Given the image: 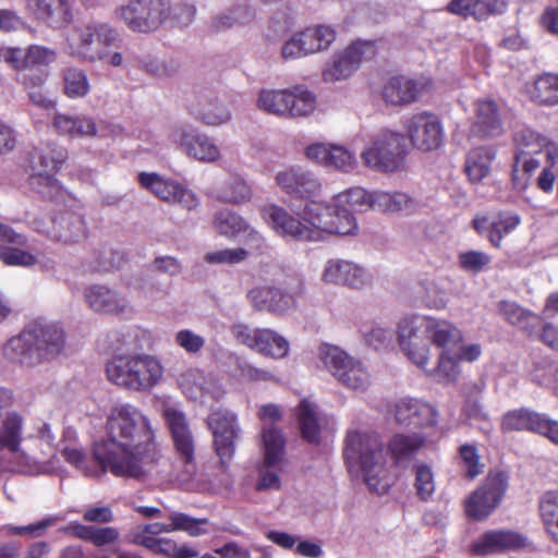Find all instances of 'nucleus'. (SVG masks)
I'll return each instance as SVG.
<instances>
[{
  "label": "nucleus",
  "instance_id": "f257e3e1",
  "mask_svg": "<svg viewBox=\"0 0 558 558\" xmlns=\"http://www.w3.org/2000/svg\"><path fill=\"white\" fill-rule=\"evenodd\" d=\"M108 438L96 442L93 461L77 447L62 449L65 461L86 476L106 472L142 481L158 459L155 430L150 420L136 407L125 403L112 408L107 420Z\"/></svg>",
  "mask_w": 558,
  "mask_h": 558
},
{
  "label": "nucleus",
  "instance_id": "f03ea898",
  "mask_svg": "<svg viewBox=\"0 0 558 558\" xmlns=\"http://www.w3.org/2000/svg\"><path fill=\"white\" fill-rule=\"evenodd\" d=\"M458 335V326L433 316H408L397 326L401 351L421 368H426L432 357L430 344L436 348L450 343Z\"/></svg>",
  "mask_w": 558,
  "mask_h": 558
},
{
  "label": "nucleus",
  "instance_id": "7ed1b4c3",
  "mask_svg": "<svg viewBox=\"0 0 558 558\" xmlns=\"http://www.w3.org/2000/svg\"><path fill=\"white\" fill-rule=\"evenodd\" d=\"M344 458L349 468L359 466L372 492L384 495L391 481L386 468L384 444L375 433L351 430L347 435Z\"/></svg>",
  "mask_w": 558,
  "mask_h": 558
},
{
  "label": "nucleus",
  "instance_id": "20e7f679",
  "mask_svg": "<svg viewBox=\"0 0 558 558\" xmlns=\"http://www.w3.org/2000/svg\"><path fill=\"white\" fill-rule=\"evenodd\" d=\"M106 373L112 384L123 389L146 392L161 381L163 366L150 354H121L107 364Z\"/></svg>",
  "mask_w": 558,
  "mask_h": 558
},
{
  "label": "nucleus",
  "instance_id": "39448f33",
  "mask_svg": "<svg viewBox=\"0 0 558 558\" xmlns=\"http://www.w3.org/2000/svg\"><path fill=\"white\" fill-rule=\"evenodd\" d=\"M119 32L109 23L92 21L71 29L66 52L82 62L95 63L108 57V48L120 41Z\"/></svg>",
  "mask_w": 558,
  "mask_h": 558
},
{
  "label": "nucleus",
  "instance_id": "423d86ee",
  "mask_svg": "<svg viewBox=\"0 0 558 558\" xmlns=\"http://www.w3.org/2000/svg\"><path fill=\"white\" fill-rule=\"evenodd\" d=\"M304 220L308 228L312 242L325 240L330 234H355L357 225L355 218L348 208H339L327 202H317L313 198L302 208Z\"/></svg>",
  "mask_w": 558,
  "mask_h": 558
},
{
  "label": "nucleus",
  "instance_id": "0eeeda50",
  "mask_svg": "<svg viewBox=\"0 0 558 558\" xmlns=\"http://www.w3.org/2000/svg\"><path fill=\"white\" fill-rule=\"evenodd\" d=\"M160 413L170 429L175 451L182 463V469L177 472L175 478L181 484H189L196 475L195 445L189 422L183 411L169 400L162 401Z\"/></svg>",
  "mask_w": 558,
  "mask_h": 558
},
{
  "label": "nucleus",
  "instance_id": "6e6552de",
  "mask_svg": "<svg viewBox=\"0 0 558 558\" xmlns=\"http://www.w3.org/2000/svg\"><path fill=\"white\" fill-rule=\"evenodd\" d=\"M515 156L513 163V181L518 182L520 171L524 174H532L544 161L554 163L558 157V148L545 136L529 128L515 131L513 136Z\"/></svg>",
  "mask_w": 558,
  "mask_h": 558
},
{
  "label": "nucleus",
  "instance_id": "1a4fd4ad",
  "mask_svg": "<svg viewBox=\"0 0 558 558\" xmlns=\"http://www.w3.org/2000/svg\"><path fill=\"white\" fill-rule=\"evenodd\" d=\"M114 19L137 34L157 32L170 19V0H128L117 7Z\"/></svg>",
  "mask_w": 558,
  "mask_h": 558
},
{
  "label": "nucleus",
  "instance_id": "9d476101",
  "mask_svg": "<svg viewBox=\"0 0 558 558\" xmlns=\"http://www.w3.org/2000/svg\"><path fill=\"white\" fill-rule=\"evenodd\" d=\"M319 357L330 374L344 387L364 391L371 385V375L362 361L336 345L324 344Z\"/></svg>",
  "mask_w": 558,
  "mask_h": 558
},
{
  "label": "nucleus",
  "instance_id": "9b49d317",
  "mask_svg": "<svg viewBox=\"0 0 558 558\" xmlns=\"http://www.w3.org/2000/svg\"><path fill=\"white\" fill-rule=\"evenodd\" d=\"M404 157L403 136L390 131L378 134L361 153L366 167L385 172L397 171L402 166Z\"/></svg>",
  "mask_w": 558,
  "mask_h": 558
},
{
  "label": "nucleus",
  "instance_id": "f8f14e48",
  "mask_svg": "<svg viewBox=\"0 0 558 558\" xmlns=\"http://www.w3.org/2000/svg\"><path fill=\"white\" fill-rule=\"evenodd\" d=\"M405 135L412 147L428 153L438 149L444 142V126L439 117L433 112L422 111L405 119Z\"/></svg>",
  "mask_w": 558,
  "mask_h": 558
},
{
  "label": "nucleus",
  "instance_id": "ddd939ff",
  "mask_svg": "<svg viewBox=\"0 0 558 558\" xmlns=\"http://www.w3.org/2000/svg\"><path fill=\"white\" fill-rule=\"evenodd\" d=\"M66 157V150L54 144L47 143L36 147L31 155V162L36 171L31 178L32 186L38 189L44 195L57 190L58 181L53 178V173L65 161Z\"/></svg>",
  "mask_w": 558,
  "mask_h": 558
},
{
  "label": "nucleus",
  "instance_id": "4468645a",
  "mask_svg": "<svg viewBox=\"0 0 558 558\" xmlns=\"http://www.w3.org/2000/svg\"><path fill=\"white\" fill-rule=\"evenodd\" d=\"M264 461L258 469L257 490L279 489L281 482L275 469L280 464L284 453V439L275 426L265 423L262 433Z\"/></svg>",
  "mask_w": 558,
  "mask_h": 558
},
{
  "label": "nucleus",
  "instance_id": "2eb2a0df",
  "mask_svg": "<svg viewBox=\"0 0 558 558\" xmlns=\"http://www.w3.org/2000/svg\"><path fill=\"white\" fill-rule=\"evenodd\" d=\"M137 178L144 189L162 202L179 205L186 210H195L199 206L196 194L178 181L155 172H141Z\"/></svg>",
  "mask_w": 558,
  "mask_h": 558
},
{
  "label": "nucleus",
  "instance_id": "dca6fc26",
  "mask_svg": "<svg viewBox=\"0 0 558 558\" xmlns=\"http://www.w3.org/2000/svg\"><path fill=\"white\" fill-rule=\"evenodd\" d=\"M206 424L211 432L214 447L221 463L228 462L233 457L235 441L241 433L236 414L227 409H218L208 415Z\"/></svg>",
  "mask_w": 558,
  "mask_h": 558
},
{
  "label": "nucleus",
  "instance_id": "f3484780",
  "mask_svg": "<svg viewBox=\"0 0 558 558\" xmlns=\"http://www.w3.org/2000/svg\"><path fill=\"white\" fill-rule=\"evenodd\" d=\"M376 53L373 41H355L343 51L336 53L323 70V78L327 83H336L349 78L363 60L372 59Z\"/></svg>",
  "mask_w": 558,
  "mask_h": 558
},
{
  "label": "nucleus",
  "instance_id": "a211bd4d",
  "mask_svg": "<svg viewBox=\"0 0 558 558\" xmlns=\"http://www.w3.org/2000/svg\"><path fill=\"white\" fill-rule=\"evenodd\" d=\"M508 487V477L502 472L488 474L485 483L466 500L465 511L469 517L482 520L498 507Z\"/></svg>",
  "mask_w": 558,
  "mask_h": 558
},
{
  "label": "nucleus",
  "instance_id": "6ab92c4d",
  "mask_svg": "<svg viewBox=\"0 0 558 558\" xmlns=\"http://www.w3.org/2000/svg\"><path fill=\"white\" fill-rule=\"evenodd\" d=\"M320 280L326 284L361 290L372 284L373 276L352 260L330 258L324 264Z\"/></svg>",
  "mask_w": 558,
  "mask_h": 558
},
{
  "label": "nucleus",
  "instance_id": "aec40b11",
  "mask_svg": "<svg viewBox=\"0 0 558 558\" xmlns=\"http://www.w3.org/2000/svg\"><path fill=\"white\" fill-rule=\"evenodd\" d=\"M23 425V416L15 411L7 413L0 424V451L19 469L29 466L34 462L22 448Z\"/></svg>",
  "mask_w": 558,
  "mask_h": 558
},
{
  "label": "nucleus",
  "instance_id": "412c9836",
  "mask_svg": "<svg viewBox=\"0 0 558 558\" xmlns=\"http://www.w3.org/2000/svg\"><path fill=\"white\" fill-rule=\"evenodd\" d=\"M275 181L284 194L306 203L322 192L319 179L313 172L300 167H289L278 171Z\"/></svg>",
  "mask_w": 558,
  "mask_h": 558
},
{
  "label": "nucleus",
  "instance_id": "4be33fe9",
  "mask_svg": "<svg viewBox=\"0 0 558 558\" xmlns=\"http://www.w3.org/2000/svg\"><path fill=\"white\" fill-rule=\"evenodd\" d=\"M262 216L279 236L299 242H312L303 210L292 215L278 205H267L262 209Z\"/></svg>",
  "mask_w": 558,
  "mask_h": 558
},
{
  "label": "nucleus",
  "instance_id": "5701e85b",
  "mask_svg": "<svg viewBox=\"0 0 558 558\" xmlns=\"http://www.w3.org/2000/svg\"><path fill=\"white\" fill-rule=\"evenodd\" d=\"M305 156L308 160L320 167L342 173H351L359 166L355 154L338 144H311L305 149Z\"/></svg>",
  "mask_w": 558,
  "mask_h": 558
},
{
  "label": "nucleus",
  "instance_id": "b1692460",
  "mask_svg": "<svg viewBox=\"0 0 558 558\" xmlns=\"http://www.w3.org/2000/svg\"><path fill=\"white\" fill-rule=\"evenodd\" d=\"M172 140L190 157L205 162L220 158V150L215 142L192 126H179L172 132Z\"/></svg>",
  "mask_w": 558,
  "mask_h": 558
},
{
  "label": "nucleus",
  "instance_id": "393cba45",
  "mask_svg": "<svg viewBox=\"0 0 558 558\" xmlns=\"http://www.w3.org/2000/svg\"><path fill=\"white\" fill-rule=\"evenodd\" d=\"M502 429L531 430L547 437L558 445V422L549 420L546 415L527 410H518L506 414L502 418Z\"/></svg>",
  "mask_w": 558,
  "mask_h": 558
},
{
  "label": "nucleus",
  "instance_id": "a878e982",
  "mask_svg": "<svg viewBox=\"0 0 558 558\" xmlns=\"http://www.w3.org/2000/svg\"><path fill=\"white\" fill-rule=\"evenodd\" d=\"M38 364L57 357L64 345L63 330L50 323H34L26 327Z\"/></svg>",
  "mask_w": 558,
  "mask_h": 558
},
{
  "label": "nucleus",
  "instance_id": "bb28decb",
  "mask_svg": "<svg viewBox=\"0 0 558 558\" xmlns=\"http://www.w3.org/2000/svg\"><path fill=\"white\" fill-rule=\"evenodd\" d=\"M246 300L258 312L284 314L295 307L293 294L270 284L253 287L246 292Z\"/></svg>",
  "mask_w": 558,
  "mask_h": 558
},
{
  "label": "nucleus",
  "instance_id": "cd10ccee",
  "mask_svg": "<svg viewBox=\"0 0 558 558\" xmlns=\"http://www.w3.org/2000/svg\"><path fill=\"white\" fill-rule=\"evenodd\" d=\"M84 298L89 308L96 313L126 315L134 308L130 300L120 292L102 284H92L84 290Z\"/></svg>",
  "mask_w": 558,
  "mask_h": 558
},
{
  "label": "nucleus",
  "instance_id": "c85d7f7f",
  "mask_svg": "<svg viewBox=\"0 0 558 558\" xmlns=\"http://www.w3.org/2000/svg\"><path fill=\"white\" fill-rule=\"evenodd\" d=\"M463 342V333L458 327V335L450 343L438 345L437 361L432 368H424L428 376L436 378L439 383H454L460 375V366L456 354L457 345Z\"/></svg>",
  "mask_w": 558,
  "mask_h": 558
},
{
  "label": "nucleus",
  "instance_id": "c756f323",
  "mask_svg": "<svg viewBox=\"0 0 558 558\" xmlns=\"http://www.w3.org/2000/svg\"><path fill=\"white\" fill-rule=\"evenodd\" d=\"M527 545V538L517 532L495 530L484 533L472 545V551L476 555H488L509 549H519Z\"/></svg>",
  "mask_w": 558,
  "mask_h": 558
},
{
  "label": "nucleus",
  "instance_id": "7c9ffc66",
  "mask_svg": "<svg viewBox=\"0 0 558 558\" xmlns=\"http://www.w3.org/2000/svg\"><path fill=\"white\" fill-rule=\"evenodd\" d=\"M476 119L472 133L480 137H498L504 133L498 105L490 99L478 100L475 104Z\"/></svg>",
  "mask_w": 558,
  "mask_h": 558
},
{
  "label": "nucleus",
  "instance_id": "2f4dec72",
  "mask_svg": "<svg viewBox=\"0 0 558 558\" xmlns=\"http://www.w3.org/2000/svg\"><path fill=\"white\" fill-rule=\"evenodd\" d=\"M395 416L399 424L424 426L436 423L437 412L421 400L402 399L396 404Z\"/></svg>",
  "mask_w": 558,
  "mask_h": 558
},
{
  "label": "nucleus",
  "instance_id": "473e14b6",
  "mask_svg": "<svg viewBox=\"0 0 558 558\" xmlns=\"http://www.w3.org/2000/svg\"><path fill=\"white\" fill-rule=\"evenodd\" d=\"M520 222L521 218L518 214L504 211L490 221L487 217H476L473 220V226L478 233L486 234L494 246H499L504 234L513 231Z\"/></svg>",
  "mask_w": 558,
  "mask_h": 558
},
{
  "label": "nucleus",
  "instance_id": "72a5a7b5",
  "mask_svg": "<svg viewBox=\"0 0 558 558\" xmlns=\"http://www.w3.org/2000/svg\"><path fill=\"white\" fill-rule=\"evenodd\" d=\"M169 520L171 521L170 524L159 522L146 524L143 531L153 535L184 531L191 536H201L209 532L207 519H196L182 512H172L169 515Z\"/></svg>",
  "mask_w": 558,
  "mask_h": 558
},
{
  "label": "nucleus",
  "instance_id": "f704fd0d",
  "mask_svg": "<svg viewBox=\"0 0 558 558\" xmlns=\"http://www.w3.org/2000/svg\"><path fill=\"white\" fill-rule=\"evenodd\" d=\"M422 89L420 82L405 76H393L384 86L383 97L386 102L403 106L417 100Z\"/></svg>",
  "mask_w": 558,
  "mask_h": 558
},
{
  "label": "nucleus",
  "instance_id": "c9c22d12",
  "mask_svg": "<svg viewBox=\"0 0 558 558\" xmlns=\"http://www.w3.org/2000/svg\"><path fill=\"white\" fill-rule=\"evenodd\" d=\"M52 236L64 244H75L87 238V227L82 215L66 213L61 215L52 228Z\"/></svg>",
  "mask_w": 558,
  "mask_h": 558
},
{
  "label": "nucleus",
  "instance_id": "e433bc0d",
  "mask_svg": "<svg viewBox=\"0 0 558 558\" xmlns=\"http://www.w3.org/2000/svg\"><path fill=\"white\" fill-rule=\"evenodd\" d=\"M418 207V203L407 193L395 191L373 192V209L385 214H412Z\"/></svg>",
  "mask_w": 558,
  "mask_h": 558
},
{
  "label": "nucleus",
  "instance_id": "4c0bfd02",
  "mask_svg": "<svg viewBox=\"0 0 558 558\" xmlns=\"http://www.w3.org/2000/svg\"><path fill=\"white\" fill-rule=\"evenodd\" d=\"M496 149L492 146H480L471 149L465 159L464 170L473 183L483 181L490 174Z\"/></svg>",
  "mask_w": 558,
  "mask_h": 558
},
{
  "label": "nucleus",
  "instance_id": "58836bf2",
  "mask_svg": "<svg viewBox=\"0 0 558 558\" xmlns=\"http://www.w3.org/2000/svg\"><path fill=\"white\" fill-rule=\"evenodd\" d=\"M506 8L504 0H452L448 9L454 14L483 20L499 14Z\"/></svg>",
  "mask_w": 558,
  "mask_h": 558
},
{
  "label": "nucleus",
  "instance_id": "ea45409f",
  "mask_svg": "<svg viewBox=\"0 0 558 558\" xmlns=\"http://www.w3.org/2000/svg\"><path fill=\"white\" fill-rule=\"evenodd\" d=\"M29 337V332L24 328L17 336L8 340L3 347L4 356L23 366L37 365V356Z\"/></svg>",
  "mask_w": 558,
  "mask_h": 558
},
{
  "label": "nucleus",
  "instance_id": "a19ab883",
  "mask_svg": "<svg viewBox=\"0 0 558 558\" xmlns=\"http://www.w3.org/2000/svg\"><path fill=\"white\" fill-rule=\"evenodd\" d=\"M32 2L37 19L50 26L59 27L71 20L68 0H32Z\"/></svg>",
  "mask_w": 558,
  "mask_h": 558
},
{
  "label": "nucleus",
  "instance_id": "79ce46f5",
  "mask_svg": "<svg viewBox=\"0 0 558 558\" xmlns=\"http://www.w3.org/2000/svg\"><path fill=\"white\" fill-rule=\"evenodd\" d=\"M52 126L57 133L71 137L95 136L97 133L94 120L84 116L72 117L57 113Z\"/></svg>",
  "mask_w": 558,
  "mask_h": 558
},
{
  "label": "nucleus",
  "instance_id": "37998d69",
  "mask_svg": "<svg viewBox=\"0 0 558 558\" xmlns=\"http://www.w3.org/2000/svg\"><path fill=\"white\" fill-rule=\"evenodd\" d=\"M193 113L197 120L210 126L228 123L232 118L229 108L217 98L199 100L194 107Z\"/></svg>",
  "mask_w": 558,
  "mask_h": 558
},
{
  "label": "nucleus",
  "instance_id": "c03bdc74",
  "mask_svg": "<svg viewBox=\"0 0 558 558\" xmlns=\"http://www.w3.org/2000/svg\"><path fill=\"white\" fill-rule=\"evenodd\" d=\"M252 197L251 184L239 173L231 174L218 192V198L221 202L232 205H243L248 203Z\"/></svg>",
  "mask_w": 558,
  "mask_h": 558
},
{
  "label": "nucleus",
  "instance_id": "a18cd8bd",
  "mask_svg": "<svg viewBox=\"0 0 558 558\" xmlns=\"http://www.w3.org/2000/svg\"><path fill=\"white\" fill-rule=\"evenodd\" d=\"M529 94L541 106L558 105V74L545 73L537 76L529 88Z\"/></svg>",
  "mask_w": 558,
  "mask_h": 558
},
{
  "label": "nucleus",
  "instance_id": "49530a36",
  "mask_svg": "<svg viewBox=\"0 0 558 558\" xmlns=\"http://www.w3.org/2000/svg\"><path fill=\"white\" fill-rule=\"evenodd\" d=\"M498 311L509 324L517 326L529 333H533L541 323L539 316L513 302H500Z\"/></svg>",
  "mask_w": 558,
  "mask_h": 558
},
{
  "label": "nucleus",
  "instance_id": "de8ad7c7",
  "mask_svg": "<svg viewBox=\"0 0 558 558\" xmlns=\"http://www.w3.org/2000/svg\"><path fill=\"white\" fill-rule=\"evenodd\" d=\"M298 420L302 437L308 442L317 444L322 421L316 405L308 400H302L298 407Z\"/></svg>",
  "mask_w": 558,
  "mask_h": 558
},
{
  "label": "nucleus",
  "instance_id": "09e8293b",
  "mask_svg": "<svg viewBox=\"0 0 558 558\" xmlns=\"http://www.w3.org/2000/svg\"><path fill=\"white\" fill-rule=\"evenodd\" d=\"M292 100L290 89H267L258 93L256 106L259 110L278 117H287L288 102Z\"/></svg>",
  "mask_w": 558,
  "mask_h": 558
},
{
  "label": "nucleus",
  "instance_id": "8fccbe9b",
  "mask_svg": "<svg viewBox=\"0 0 558 558\" xmlns=\"http://www.w3.org/2000/svg\"><path fill=\"white\" fill-rule=\"evenodd\" d=\"M262 328H253L250 325L238 322L231 325L230 332L232 337L242 345H245L255 351H264L263 344L267 342V339L271 336Z\"/></svg>",
  "mask_w": 558,
  "mask_h": 558
},
{
  "label": "nucleus",
  "instance_id": "3c124183",
  "mask_svg": "<svg viewBox=\"0 0 558 558\" xmlns=\"http://www.w3.org/2000/svg\"><path fill=\"white\" fill-rule=\"evenodd\" d=\"M214 230L226 238H235L243 230H247V222L236 213L221 209L215 213L213 218Z\"/></svg>",
  "mask_w": 558,
  "mask_h": 558
},
{
  "label": "nucleus",
  "instance_id": "603ef678",
  "mask_svg": "<svg viewBox=\"0 0 558 558\" xmlns=\"http://www.w3.org/2000/svg\"><path fill=\"white\" fill-rule=\"evenodd\" d=\"M424 439L417 435L397 434L389 441V451L396 463L411 459L423 446Z\"/></svg>",
  "mask_w": 558,
  "mask_h": 558
},
{
  "label": "nucleus",
  "instance_id": "864d4df0",
  "mask_svg": "<svg viewBox=\"0 0 558 558\" xmlns=\"http://www.w3.org/2000/svg\"><path fill=\"white\" fill-rule=\"evenodd\" d=\"M64 94L70 98L85 97L90 88L85 71L78 68H66L62 71Z\"/></svg>",
  "mask_w": 558,
  "mask_h": 558
},
{
  "label": "nucleus",
  "instance_id": "5fc2aeb1",
  "mask_svg": "<svg viewBox=\"0 0 558 558\" xmlns=\"http://www.w3.org/2000/svg\"><path fill=\"white\" fill-rule=\"evenodd\" d=\"M308 36V34H305L304 29L293 33L281 46V58L284 61H291L313 54Z\"/></svg>",
  "mask_w": 558,
  "mask_h": 558
},
{
  "label": "nucleus",
  "instance_id": "6e6d98bb",
  "mask_svg": "<svg viewBox=\"0 0 558 558\" xmlns=\"http://www.w3.org/2000/svg\"><path fill=\"white\" fill-rule=\"evenodd\" d=\"M539 510L547 531L558 542V490L543 495Z\"/></svg>",
  "mask_w": 558,
  "mask_h": 558
},
{
  "label": "nucleus",
  "instance_id": "4d7b16f0",
  "mask_svg": "<svg viewBox=\"0 0 558 558\" xmlns=\"http://www.w3.org/2000/svg\"><path fill=\"white\" fill-rule=\"evenodd\" d=\"M291 99L288 102L290 117H305L311 114L316 107L315 96L301 87L290 89Z\"/></svg>",
  "mask_w": 558,
  "mask_h": 558
},
{
  "label": "nucleus",
  "instance_id": "13d9d810",
  "mask_svg": "<svg viewBox=\"0 0 558 558\" xmlns=\"http://www.w3.org/2000/svg\"><path fill=\"white\" fill-rule=\"evenodd\" d=\"M335 201L339 207L345 204L351 209H373V192H367L362 187H352L343 193H340L336 196Z\"/></svg>",
  "mask_w": 558,
  "mask_h": 558
},
{
  "label": "nucleus",
  "instance_id": "bf43d9fd",
  "mask_svg": "<svg viewBox=\"0 0 558 558\" xmlns=\"http://www.w3.org/2000/svg\"><path fill=\"white\" fill-rule=\"evenodd\" d=\"M360 330L366 343L376 350L389 344L393 336L390 328L377 323L364 324Z\"/></svg>",
  "mask_w": 558,
  "mask_h": 558
},
{
  "label": "nucleus",
  "instance_id": "052dcab7",
  "mask_svg": "<svg viewBox=\"0 0 558 558\" xmlns=\"http://www.w3.org/2000/svg\"><path fill=\"white\" fill-rule=\"evenodd\" d=\"M248 257V251L243 247L223 248L208 252L204 255V260L209 265H236Z\"/></svg>",
  "mask_w": 558,
  "mask_h": 558
},
{
  "label": "nucleus",
  "instance_id": "680f3d73",
  "mask_svg": "<svg viewBox=\"0 0 558 558\" xmlns=\"http://www.w3.org/2000/svg\"><path fill=\"white\" fill-rule=\"evenodd\" d=\"M260 330H266L270 332L271 336L267 339V342L262 345L265 350L256 351L257 353L275 360L283 359L289 354L290 343L287 338L269 328H262Z\"/></svg>",
  "mask_w": 558,
  "mask_h": 558
},
{
  "label": "nucleus",
  "instance_id": "e2e57ef3",
  "mask_svg": "<svg viewBox=\"0 0 558 558\" xmlns=\"http://www.w3.org/2000/svg\"><path fill=\"white\" fill-rule=\"evenodd\" d=\"M304 32L310 35L312 53L326 50L336 38L335 31L326 25L307 27Z\"/></svg>",
  "mask_w": 558,
  "mask_h": 558
},
{
  "label": "nucleus",
  "instance_id": "0e129e2a",
  "mask_svg": "<svg viewBox=\"0 0 558 558\" xmlns=\"http://www.w3.org/2000/svg\"><path fill=\"white\" fill-rule=\"evenodd\" d=\"M178 383L190 399L197 400L203 396V378L197 369H189L182 373Z\"/></svg>",
  "mask_w": 558,
  "mask_h": 558
},
{
  "label": "nucleus",
  "instance_id": "69168bd1",
  "mask_svg": "<svg viewBox=\"0 0 558 558\" xmlns=\"http://www.w3.org/2000/svg\"><path fill=\"white\" fill-rule=\"evenodd\" d=\"M415 483L417 495L421 499H427L432 496L435 490L434 475L429 466L425 464H418L414 469Z\"/></svg>",
  "mask_w": 558,
  "mask_h": 558
},
{
  "label": "nucleus",
  "instance_id": "338daca9",
  "mask_svg": "<svg viewBox=\"0 0 558 558\" xmlns=\"http://www.w3.org/2000/svg\"><path fill=\"white\" fill-rule=\"evenodd\" d=\"M463 468L470 478H474L483 472L477 449L473 445H462L459 450Z\"/></svg>",
  "mask_w": 558,
  "mask_h": 558
},
{
  "label": "nucleus",
  "instance_id": "774afa93",
  "mask_svg": "<svg viewBox=\"0 0 558 558\" xmlns=\"http://www.w3.org/2000/svg\"><path fill=\"white\" fill-rule=\"evenodd\" d=\"M175 343L186 353L197 354L205 345V338L193 330L182 329L174 336Z\"/></svg>",
  "mask_w": 558,
  "mask_h": 558
}]
</instances>
